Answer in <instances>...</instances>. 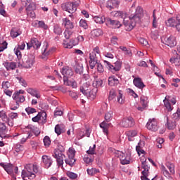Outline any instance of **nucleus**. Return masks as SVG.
I'll list each match as a JSON object with an SVG mask.
<instances>
[{"instance_id": "nucleus-43", "label": "nucleus", "mask_w": 180, "mask_h": 180, "mask_svg": "<svg viewBox=\"0 0 180 180\" xmlns=\"http://www.w3.org/2000/svg\"><path fill=\"white\" fill-rule=\"evenodd\" d=\"M140 101L142 106L147 107V105L148 103V98H147V96H141Z\"/></svg>"}, {"instance_id": "nucleus-1", "label": "nucleus", "mask_w": 180, "mask_h": 180, "mask_svg": "<svg viewBox=\"0 0 180 180\" xmlns=\"http://www.w3.org/2000/svg\"><path fill=\"white\" fill-rule=\"evenodd\" d=\"M112 14L115 18L123 19V23L126 27V30L130 32V30L134 29V26H136V23H140L141 16H143V8L138 6L136 9L135 14L131 15L129 17V20L127 18V14L123 11H115L112 12Z\"/></svg>"}, {"instance_id": "nucleus-27", "label": "nucleus", "mask_w": 180, "mask_h": 180, "mask_svg": "<svg viewBox=\"0 0 180 180\" xmlns=\"http://www.w3.org/2000/svg\"><path fill=\"white\" fill-rule=\"evenodd\" d=\"M108 23L114 29H119L122 26V24H120V22L115 20L108 19Z\"/></svg>"}, {"instance_id": "nucleus-15", "label": "nucleus", "mask_w": 180, "mask_h": 180, "mask_svg": "<svg viewBox=\"0 0 180 180\" xmlns=\"http://www.w3.org/2000/svg\"><path fill=\"white\" fill-rule=\"evenodd\" d=\"M6 125L5 123L0 122V137L1 139H9V135L6 134Z\"/></svg>"}, {"instance_id": "nucleus-54", "label": "nucleus", "mask_w": 180, "mask_h": 180, "mask_svg": "<svg viewBox=\"0 0 180 180\" xmlns=\"http://www.w3.org/2000/svg\"><path fill=\"white\" fill-rule=\"evenodd\" d=\"M98 92V89L94 88L91 91H89L88 94H89L90 96L92 98H95L96 96V93Z\"/></svg>"}, {"instance_id": "nucleus-33", "label": "nucleus", "mask_w": 180, "mask_h": 180, "mask_svg": "<svg viewBox=\"0 0 180 180\" xmlns=\"http://www.w3.org/2000/svg\"><path fill=\"white\" fill-rule=\"evenodd\" d=\"M75 70L76 74H79V75H81V74H83L84 65H82V63L76 64Z\"/></svg>"}, {"instance_id": "nucleus-18", "label": "nucleus", "mask_w": 180, "mask_h": 180, "mask_svg": "<svg viewBox=\"0 0 180 180\" xmlns=\"http://www.w3.org/2000/svg\"><path fill=\"white\" fill-rule=\"evenodd\" d=\"M179 17L169 18L166 21L167 26H169L170 27H175L176 26V23H178V20H179Z\"/></svg>"}, {"instance_id": "nucleus-5", "label": "nucleus", "mask_w": 180, "mask_h": 180, "mask_svg": "<svg viewBox=\"0 0 180 180\" xmlns=\"http://www.w3.org/2000/svg\"><path fill=\"white\" fill-rule=\"evenodd\" d=\"M104 65H105L106 68L109 70V71H111L113 74L115 72H117L120 70H122V62L117 60L115 63H114V65H112L110 62L108 60H103Z\"/></svg>"}, {"instance_id": "nucleus-8", "label": "nucleus", "mask_w": 180, "mask_h": 180, "mask_svg": "<svg viewBox=\"0 0 180 180\" xmlns=\"http://www.w3.org/2000/svg\"><path fill=\"white\" fill-rule=\"evenodd\" d=\"M136 123L134 122V119L131 117L124 118L120 123L122 127H133Z\"/></svg>"}, {"instance_id": "nucleus-39", "label": "nucleus", "mask_w": 180, "mask_h": 180, "mask_svg": "<svg viewBox=\"0 0 180 180\" xmlns=\"http://www.w3.org/2000/svg\"><path fill=\"white\" fill-rule=\"evenodd\" d=\"M112 119H113V112L109 111L106 112L105 115V122H107V123H109V122H111Z\"/></svg>"}, {"instance_id": "nucleus-51", "label": "nucleus", "mask_w": 180, "mask_h": 180, "mask_svg": "<svg viewBox=\"0 0 180 180\" xmlns=\"http://www.w3.org/2000/svg\"><path fill=\"white\" fill-rule=\"evenodd\" d=\"M79 27L83 29H88V24L86 23V20L82 19L79 21Z\"/></svg>"}, {"instance_id": "nucleus-9", "label": "nucleus", "mask_w": 180, "mask_h": 180, "mask_svg": "<svg viewBox=\"0 0 180 180\" xmlns=\"http://www.w3.org/2000/svg\"><path fill=\"white\" fill-rule=\"evenodd\" d=\"M26 44L27 50H30L32 47L36 50H39V49H40V46H41V42H40L37 38H32L30 43H27Z\"/></svg>"}, {"instance_id": "nucleus-36", "label": "nucleus", "mask_w": 180, "mask_h": 180, "mask_svg": "<svg viewBox=\"0 0 180 180\" xmlns=\"http://www.w3.org/2000/svg\"><path fill=\"white\" fill-rule=\"evenodd\" d=\"M27 128L30 129V130L34 133V134H35L36 136H39V134H40V129L37 127H34L33 125H28Z\"/></svg>"}, {"instance_id": "nucleus-29", "label": "nucleus", "mask_w": 180, "mask_h": 180, "mask_svg": "<svg viewBox=\"0 0 180 180\" xmlns=\"http://www.w3.org/2000/svg\"><path fill=\"white\" fill-rule=\"evenodd\" d=\"M46 116L47 114L46 113V112H39L37 116L32 117V122H39V120H40L41 117L42 119L46 120Z\"/></svg>"}, {"instance_id": "nucleus-52", "label": "nucleus", "mask_w": 180, "mask_h": 180, "mask_svg": "<svg viewBox=\"0 0 180 180\" xmlns=\"http://www.w3.org/2000/svg\"><path fill=\"white\" fill-rule=\"evenodd\" d=\"M51 143V141L50 140V137L48 136H46L44 139V144L46 147H49L50 144Z\"/></svg>"}, {"instance_id": "nucleus-53", "label": "nucleus", "mask_w": 180, "mask_h": 180, "mask_svg": "<svg viewBox=\"0 0 180 180\" xmlns=\"http://www.w3.org/2000/svg\"><path fill=\"white\" fill-rule=\"evenodd\" d=\"M1 86L3 89H8V88H11V83L8 81H4L1 84Z\"/></svg>"}, {"instance_id": "nucleus-35", "label": "nucleus", "mask_w": 180, "mask_h": 180, "mask_svg": "<svg viewBox=\"0 0 180 180\" xmlns=\"http://www.w3.org/2000/svg\"><path fill=\"white\" fill-rule=\"evenodd\" d=\"M141 164H142V168H143V171L142 172H146V174H148V170L150 169V167L147 165V159H141Z\"/></svg>"}, {"instance_id": "nucleus-44", "label": "nucleus", "mask_w": 180, "mask_h": 180, "mask_svg": "<svg viewBox=\"0 0 180 180\" xmlns=\"http://www.w3.org/2000/svg\"><path fill=\"white\" fill-rule=\"evenodd\" d=\"M75 159L74 158H70L68 156V158L65 160V164L68 165H70V167L74 166V164H75Z\"/></svg>"}, {"instance_id": "nucleus-59", "label": "nucleus", "mask_w": 180, "mask_h": 180, "mask_svg": "<svg viewBox=\"0 0 180 180\" xmlns=\"http://www.w3.org/2000/svg\"><path fill=\"white\" fill-rule=\"evenodd\" d=\"M138 67H143V68H147L148 67V65H147V63L144 60H141L137 63Z\"/></svg>"}, {"instance_id": "nucleus-30", "label": "nucleus", "mask_w": 180, "mask_h": 180, "mask_svg": "<svg viewBox=\"0 0 180 180\" xmlns=\"http://www.w3.org/2000/svg\"><path fill=\"white\" fill-rule=\"evenodd\" d=\"M27 92L30 94V95H32V96H35L37 99H39L41 97L40 94L37 91V90L32 88H29L27 89Z\"/></svg>"}, {"instance_id": "nucleus-62", "label": "nucleus", "mask_w": 180, "mask_h": 180, "mask_svg": "<svg viewBox=\"0 0 180 180\" xmlns=\"http://www.w3.org/2000/svg\"><path fill=\"white\" fill-rule=\"evenodd\" d=\"M98 172V170L96 169H87V173L89 175H95Z\"/></svg>"}, {"instance_id": "nucleus-63", "label": "nucleus", "mask_w": 180, "mask_h": 180, "mask_svg": "<svg viewBox=\"0 0 180 180\" xmlns=\"http://www.w3.org/2000/svg\"><path fill=\"white\" fill-rule=\"evenodd\" d=\"M180 118V110L178 109L176 112L173 114V119H174V120H179Z\"/></svg>"}, {"instance_id": "nucleus-34", "label": "nucleus", "mask_w": 180, "mask_h": 180, "mask_svg": "<svg viewBox=\"0 0 180 180\" xmlns=\"http://www.w3.org/2000/svg\"><path fill=\"white\" fill-rule=\"evenodd\" d=\"M127 134L128 136L129 141H133V140H134V137H136L137 136V131L136 130L129 131L127 132Z\"/></svg>"}, {"instance_id": "nucleus-32", "label": "nucleus", "mask_w": 180, "mask_h": 180, "mask_svg": "<svg viewBox=\"0 0 180 180\" xmlns=\"http://www.w3.org/2000/svg\"><path fill=\"white\" fill-rule=\"evenodd\" d=\"M22 34V32L18 30V28H12L11 30V36L13 39H16L18 36H20Z\"/></svg>"}, {"instance_id": "nucleus-17", "label": "nucleus", "mask_w": 180, "mask_h": 180, "mask_svg": "<svg viewBox=\"0 0 180 180\" xmlns=\"http://www.w3.org/2000/svg\"><path fill=\"white\" fill-rule=\"evenodd\" d=\"M119 4H120L119 0H109L107 1L106 8L110 9V11H112V9L118 6Z\"/></svg>"}, {"instance_id": "nucleus-61", "label": "nucleus", "mask_w": 180, "mask_h": 180, "mask_svg": "<svg viewBox=\"0 0 180 180\" xmlns=\"http://www.w3.org/2000/svg\"><path fill=\"white\" fill-rule=\"evenodd\" d=\"M69 95L72 98V99H74V101H77L78 99V94L74 91H70Z\"/></svg>"}, {"instance_id": "nucleus-47", "label": "nucleus", "mask_w": 180, "mask_h": 180, "mask_svg": "<svg viewBox=\"0 0 180 180\" xmlns=\"http://www.w3.org/2000/svg\"><path fill=\"white\" fill-rule=\"evenodd\" d=\"M67 176L70 179H77L78 178V174H76V173H74L72 172H67Z\"/></svg>"}, {"instance_id": "nucleus-10", "label": "nucleus", "mask_w": 180, "mask_h": 180, "mask_svg": "<svg viewBox=\"0 0 180 180\" xmlns=\"http://www.w3.org/2000/svg\"><path fill=\"white\" fill-rule=\"evenodd\" d=\"M146 127L148 130H151L152 131H157L158 130V124L157 122V120L155 118L150 119L146 124Z\"/></svg>"}, {"instance_id": "nucleus-4", "label": "nucleus", "mask_w": 180, "mask_h": 180, "mask_svg": "<svg viewBox=\"0 0 180 180\" xmlns=\"http://www.w3.org/2000/svg\"><path fill=\"white\" fill-rule=\"evenodd\" d=\"M166 167H167V168H168L169 172L167 171V168L164 165L161 166L160 169H161L163 175L166 178H169V179L172 178L171 175H175V165L172 163L167 162V163H166Z\"/></svg>"}, {"instance_id": "nucleus-22", "label": "nucleus", "mask_w": 180, "mask_h": 180, "mask_svg": "<svg viewBox=\"0 0 180 180\" xmlns=\"http://www.w3.org/2000/svg\"><path fill=\"white\" fill-rule=\"evenodd\" d=\"M134 84L136 88H139V89H143V88H145L146 85L144 83H143V80H141V78L136 77L134 79Z\"/></svg>"}, {"instance_id": "nucleus-55", "label": "nucleus", "mask_w": 180, "mask_h": 180, "mask_svg": "<svg viewBox=\"0 0 180 180\" xmlns=\"http://www.w3.org/2000/svg\"><path fill=\"white\" fill-rule=\"evenodd\" d=\"M95 148H96V145H94L93 147L90 146L89 150L86 151L87 154H91L94 155L95 154Z\"/></svg>"}, {"instance_id": "nucleus-23", "label": "nucleus", "mask_w": 180, "mask_h": 180, "mask_svg": "<svg viewBox=\"0 0 180 180\" xmlns=\"http://www.w3.org/2000/svg\"><path fill=\"white\" fill-rule=\"evenodd\" d=\"M110 127V123H108L106 121H103L100 124L101 129H103V131L105 134L108 135L109 133V127Z\"/></svg>"}, {"instance_id": "nucleus-19", "label": "nucleus", "mask_w": 180, "mask_h": 180, "mask_svg": "<svg viewBox=\"0 0 180 180\" xmlns=\"http://www.w3.org/2000/svg\"><path fill=\"white\" fill-rule=\"evenodd\" d=\"M117 157L120 158L121 164H122V165H126L127 164L130 163V160L126 159V157L124 156V153H123V152L117 151Z\"/></svg>"}, {"instance_id": "nucleus-58", "label": "nucleus", "mask_w": 180, "mask_h": 180, "mask_svg": "<svg viewBox=\"0 0 180 180\" xmlns=\"http://www.w3.org/2000/svg\"><path fill=\"white\" fill-rule=\"evenodd\" d=\"M55 132L56 133V134H58V136H60V134L63 133V129H61V127L60 125L57 124L55 127Z\"/></svg>"}, {"instance_id": "nucleus-40", "label": "nucleus", "mask_w": 180, "mask_h": 180, "mask_svg": "<svg viewBox=\"0 0 180 180\" xmlns=\"http://www.w3.org/2000/svg\"><path fill=\"white\" fill-rule=\"evenodd\" d=\"M102 85H103V81H102V79H97L93 82V86L96 88V89L102 87Z\"/></svg>"}, {"instance_id": "nucleus-42", "label": "nucleus", "mask_w": 180, "mask_h": 180, "mask_svg": "<svg viewBox=\"0 0 180 180\" xmlns=\"http://www.w3.org/2000/svg\"><path fill=\"white\" fill-rule=\"evenodd\" d=\"M53 32L55 33V34H58V36H60V34L63 33V30L61 29V27H60V25H55L53 27Z\"/></svg>"}, {"instance_id": "nucleus-25", "label": "nucleus", "mask_w": 180, "mask_h": 180, "mask_svg": "<svg viewBox=\"0 0 180 180\" xmlns=\"http://www.w3.org/2000/svg\"><path fill=\"white\" fill-rule=\"evenodd\" d=\"M167 124L166 126L169 130H174L176 127V122L175 121L169 120V118L166 116Z\"/></svg>"}, {"instance_id": "nucleus-24", "label": "nucleus", "mask_w": 180, "mask_h": 180, "mask_svg": "<svg viewBox=\"0 0 180 180\" xmlns=\"http://www.w3.org/2000/svg\"><path fill=\"white\" fill-rule=\"evenodd\" d=\"M63 25L64 27H65V29H67V30L74 29V23H72V22L68 18H64L63 20Z\"/></svg>"}, {"instance_id": "nucleus-12", "label": "nucleus", "mask_w": 180, "mask_h": 180, "mask_svg": "<svg viewBox=\"0 0 180 180\" xmlns=\"http://www.w3.org/2000/svg\"><path fill=\"white\" fill-rule=\"evenodd\" d=\"M89 66L91 70H94L95 68V66L96 65V63H98V58L96 57V53L95 52L90 53L89 56Z\"/></svg>"}, {"instance_id": "nucleus-57", "label": "nucleus", "mask_w": 180, "mask_h": 180, "mask_svg": "<svg viewBox=\"0 0 180 180\" xmlns=\"http://www.w3.org/2000/svg\"><path fill=\"white\" fill-rule=\"evenodd\" d=\"M72 35V32H71L70 30H65L64 32V36L68 40V39H70L71 37V36Z\"/></svg>"}, {"instance_id": "nucleus-48", "label": "nucleus", "mask_w": 180, "mask_h": 180, "mask_svg": "<svg viewBox=\"0 0 180 180\" xmlns=\"http://www.w3.org/2000/svg\"><path fill=\"white\" fill-rule=\"evenodd\" d=\"M52 89H56V91H61L63 94H65L67 92V88L63 86H52Z\"/></svg>"}, {"instance_id": "nucleus-28", "label": "nucleus", "mask_w": 180, "mask_h": 180, "mask_svg": "<svg viewBox=\"0 0 180 180\" xmlns=\"http://www.w3.org/2000/svg\"><path fill=\"white\" fill-rule=\"evenodd\" d=\"M1 119L3 120V122L7 123V124L10 126V127H13V121H11L9 117H8V115H6V112H4V114L1 115Z\"/></svg>"}, {"instance_id": "nucleus-49", "label": "nucleus", "mask_w": 180, "mask_h": 180, "mask_svg": "<svg viewBox=\"0 0 180 180\" xmlns=\"http://www.w3.org/2000/svg\"><path fill=\"white\" fill-rule=\"evenodd\" d=\"M153 27H154L155 29H157V27H158V22H157V17H155V10L153 11Z\"/></svg>"}, {"instance_id": "nucleus-2", "label": "nucleus", "mask_w": 180, "mask_h": 180, "mask_svg": "<svg viewBox=\"0 0 180 180\" xmlns=\"http://www.w3.org/2000/svg\"><path fill=\"white\" fill-rule=\"evenodd\" d=\"M61 74L63 77V82L65 85L68 86H72V88H77V84L74 79H68V78H71V77H74V71L72 69L68 66H65L61 70Z\"/></svg>"}, {"instance_id": "nucleus-60", "label": "nucleus", "mask_w": 180, "mask_h": 180, "mask_svg": "<svg viewBox=\"0 0 180 180\" xmlns=\"http://www.w3.org/2000/svg\"><path fill=\"white\" fill-rule=\"evenodd\" d=\"M97 71L98 72L102 73L103 71H105V69H103V65L101 64V63H97Z\"/></svg>"}, {"instance_id": "nucleus-21", "label": "nucleus", "mask_w": 180, "mask_h": 180, "mask_svg": "<svg viewBox=\"0 0 180 180\" xmlns=\"http://www.w3.org/2000/svg\"><path fill=\"white\" fill-rule=\"evenodd\" d=\"M119 83V79L116 78L115 76H110L108 77V85H110V86H117Z\"/></svg>"}, {"instance_id": "nucleus-14", "label": "nucleus", "mask_w": 180, "mask_h": 180, "mask_svg": "<svg viewBox=\"0 0 180 180\" xmlns=\"http://www.w3.org/2000/svg\"><path fill=\"white\" fill-rule=\"evenodd\" d=\"M0 167H2L9 175H12V174H13V168H15L13 165L11 163L0 162Z\"/></svg>"}, {"instance_id": "nucleus-41", "label": "nucleus", "mask_w": 180, "mask_h": 180, "mask_svg": "<svg viewBox=\"0 0 180 180\" xmlns=\"http://www.w3.org/2000/svg\"><path fill=\"white\" fill-rule=\"evenodd\" d=\"M94 20L96 22V23H99L100 25H102V23H105V17L101 16H94Z\"/></svg>"}, {"instance_id": "nucleus-7", "label": "nucleus", "mask_w": 180, "mask_h": 180, "mask_svg": "<svg viewBox=\"0 0 180 180\" xmlns=\"http://www.w3.org/2000/svg\"><path fill=\"white\" fill-rule=\"evenodd\" d=\"M53 156L56 159L58 167H62L63 168V164H64V159L65 158V155L63 154V151L58 149L55 150Z\"/></svg>"}, {"instance_id": "nucleus-64", "label": "nucleus", "mask_w": 180, "mask_h": 180, "mask_svg": "<svg viewBox=\"0 0 180 180\" xmlns=\"http://www.w3.org/2000/svg\"><path fill=\"white\" fill-rule=\"evenodd\" d=\"M36 9V5L33 3H30V5L26 8V11H34Z\"/></svg>"}, {"instance_id": "nucleus-37", "label": "nucleus", "mask_w": 180, "mask_h": 180, "mask_svg": "<svg viewBox=\"0 0 180 180\" xmlns=\"http://www.w3.org/2000/svg\"><path fill=\"white\" fill-rule=\"evenodd\" d=\"M170 63L172 64H175V65L179 66L180 65V56L179 55H176V56H174L169 60Z\"/></svg>"}, {"instance_id": "nucleus-11", "label": "nucleus", "mask_w": 180, "mask_h": 180, "mask_svg": "<svg viewBox=\"0 0 180 180\" xmlns=\"http://www.w3.org/2000/svg\"><path fill=\"white\" fill-rule=\"evenodd\" d=\"M34 58V56L33 55L28 56V58L26 60V61L23 62V67L25 68H32V67H33V65L36 62Z\"/></svg>"}, {"instance_id": "nucleus-6", "label": "nucleus", "mask_w": 180, "mask_h": 180, "mask_svg": "<svg viewBox=\"0 0 180 180\" xmlns=\"http://www.w3.org/2000/svg\"><path fill=\"white\" fill-rule=\"evenodd\" d=\"M117 98V102L120 105H123L124 103V99H123V93L122 91L119 90L117 92L115 89H111L110 91V95L108 97L109 101H113L115 98Z\"/></svg>"}, {"instance_id": "nucleus-45", "label": "nucleus", "mask_w": 180, "mask_h": 180, "mask_svg": "<svg viewBox=\"0 0 180 180\" xmlns=\"http://www.w3.org/2000/svg\"><path fill=\"white\" fill-rule=\"evenodd\" d=\"M74 46H77V42H75V39H70L69 42L66 43V49H72Z\"/></svg>"}, {"instance_id": "nucleus-31", "label": "nucleus", "mask_w": 180, "mask_h": 180, "mask_svg": "<svg viewBox=\"0 0 180 180\" xmlns=\"http://www.w3.org/2000/svg\"><path fill=\"white\" fill-rule=\"evenodd\" d=\"M169 98V96H166L163 102H164V105H165L166 109H167V110L169 112H171V110H172V109H174V108H172V106H171V103H169V100H168Z\"/></svg>"}, {"instance_id": "nucleus-16", "label": "nucleus", "mask_w": 180, "mask_h": 180, "mask_svg": "<svg viewBox=\"0 0 180 180\" xmlns=\"http://www.w3.org/2000/svg\"><path fill=\"white\" fill-rule=\"evenodd\" d=\"M42 162L45 166V168H50L51 167V164H53V160L50 156L44 155L42 156Z\"/></svg>"}, {"instance_id": "nucleus-13", "label": "nucleus", "mask_w": 180, "mask_h": 180, "mask_svg": "<svg viewBox=\"0 0 180 180\" xmlns=\"http://www.w3.org/2000/svg\"><path fill=\"white\" fill-rule=\"evenodd\" d=\"M165 44L169 47H175L176 46V38L174 36L165 38Z\"/></svg>"}, {"instance_id": "nucleus-38", "label": "nucleus", "mask_w": 180, "mask_h": 180, "mask_svg": "<svg viewBox=\"0 0 180 180\" xmlns=\"http://www.w3.org/2000/svg\"><path fill=\"white\" fill-rule=\"evenodd\" d=\"M102 34H103V32L101 29H96L91 31V36H93V37H99V36H102Z\"/></svg>"}, {"instance_id": "nucleus-56", "label": "nucleus", "mask_w": 180, "mask_h": 180, "mask_svg": "<svg viewBox=\"0 0 180 180\" xmlns=\"http://www.w3.org/2000/svg\"><path fill=\"white\" fill-rule=\"evenodd\" d=\"M17 79L19 81L20 85H22V86H25V88L27 86V83H26V81L25 80V79L22 77H17Z\"/></svg>"}, {"instance_id": "nucleus-20", "label": "nucleus", "mask_w": 180, "mask_h": 180, "mask_svg": "<svg viewBox=\"0 0 180 180\" xmlns=\"http://www.w3.org/2000/svg\"><path fill=\"white\" fill-rule=\"evenodd\" d=\"M13 99L15 101L16 105L19 106V103H23L25 102V98L23 96H19L18 94H13Z\"/></svg>"}, {"instance_id": "nucleus-46", "label": "nucleus", "mask_w": 180, "mask_h": 180, "mask_svg": "<svg viewBox=\"0 0 180 180\" xmlns=\"http://www.w3.org/2000/svg\"><path fill=\"white\" fill-rule=\"evenodd\" d=\"M38 27L44 29V30H47V29H49V25H47L44 21H38Z\"/></svg>"}, {"instance_id": "nucleus-26", "label": "nucleus", "mask_w": 180, "mask_h": 180, "mask_svg": "<svg viewBox=\"0 0 180 180\" xmlns=\"http://www.w3.org/2000/svg\"><path fill=\"white\" fill-rule=\"evenodd\" d=\"M3 64L7 71H11V70H16V63L15 62H5Z\"/></svg>"}, {"instance_id": "nucleus-50", "label": "nucleus", "mask_w": 180, "mask_h": 180, "mask_svg": "<svg viewBox=\"0 0 180 180\" xmlns=\"http://www.w3.org/2000/svg\"><path fill=\"white\" fill-rule=\"evenodd\" d=\"M25 112H27V115H33V113H36L37 110L32 107H28L25 108Z\"/></svg>"}, {"instance_id": "nucleus-3", "label": "nucleus", "mask_w": 180, "mask_h": 180, "mask_svg": "<svg viewBox=\"0 0 180 180\" xmlns=\"http://www.w3.org/2000/svg\"><path fill=\"white\" fill-rule=\"evenodd\" d=\"M79 4L76 1H69L65 2L61 4L60 8L62 11H65V12H68V13H75L77 12V8H78Z\"/></svg>"}]
</instances>
